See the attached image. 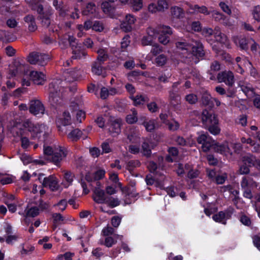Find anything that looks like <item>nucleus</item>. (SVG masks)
<instances>
[{"instance_id":"nucleus-1","label":"nucleus","mask_w":260,"mask_h":260,"mask_svg":"<svg viewBox=\"0 0 260 260\" xmlns=\"http://www.w3.org/2000/svg\"><path fill=\"white\" fill-rule=\"evenodd\" d=\"M22 126L30 133L32 139H39L42 136L45 140L49 132L48 127L45 124L34 123L29 119H26L23 122Z\"/></svg>"},{"instance_id":"nucleus-2","label":"nucleus","mask_w":260,"mask_h":260,"mask_svg":"<svg viewBox=\"0 0 260 260\" xmlns=\"http://www.w3.org/2000/svg\"><path fill=\"white\" fill-rule=\"evenodd\" d=\"M202 120L204 125L208 127L209 131L213 135H218L220 129L218 126V120L214 114L210 113L207 110H203L202 113Z\"/></svg>"},{"instance_id":"nucleus-3","label":"nucleus","mask_w":260,"mask_h":260,"mask_svg":"<svg viewBox=\"0 0 260 260\" xmlns=\"http://www.w3.org/2000/svg\"><path fill=\"white\" fill-rule=\"evenodd\" d=\"M254 173L250 175L244 176L242 178L240 182L241 186L243 190V196L247 199H251L253 197L252 190L257 187L258 183L253 180L252 176H255Z\"/></svg>"},{"instance_id":"nucleus-4","label":"nucleus","mask_w":260,"mask_h":260,"mask_svg":"<svg viewBox=\"0 0 260 260\" xmlns=\"http://www.w3.org/2000/svg\"><path fill=\"white\" fill-rule=\"evenodd\" d=\"M50 56L49 54L32 52L27 56V61L31 64H38L41 66H45L50 60Z\"/></svg>"},{"instance_id":"nucleus-5","label":"nucleus","mask_w":260,"mask_h":260,"mask_svg":"<svg viewBox=\"0 0 260 260\" xmlns=\"http://www.w3.org/2000/svg\"><path fill=\"white\" fill-rule=\"evenodd\" d=\"M32 10L36 11L39 14L38 19L41 20L43 26L48 27L50 24V19L49 15L44 11L43 5L40 3H37L34 6Z\"/></svg>"},{"instance_id":"nucleus-6","label":"nucleus","mask_w":260,"mask_h":260,"mask_svg":"<svg viewBox=\"0 0 260 260\" xmlns=\"http://www.w3.org/2000/svg\"><path fill=\"white\" fill-rule=\"evenodd\" d=\"M59 86L56 82H51L49 86V101L52 106L57 105L60 100Z\"/></svg>"},{"instance_id":"nucleus-7","label":"nucleus","mask_w":260,"mask_h":260,"mask_svg":"<svg viewBox=\"0 0 260 260\" xmlns=\"http://www.w3.org/2000/svg\"><path fill=\"white\" fill-rule=\"evenodd\" d=\"M217 79L218 82H224L230 87H232L235 83L234 74L230 71H224L219 72L217 76Z\"/></svg>"},{"instance_id":"nucleus-8","label":"nucleus","mask_w":260,"mask_h":260,"mask_svg":"<svg viewBox=\"0 0 260 260\" xmlns=\"http://www.w3.org/2000/svg\"><path fill=\"white\" fill-rule=\"evenodd\" d=\"M190 49L191 52L188 54L189 55H193L197 58L203 57L205 55L203 45L199 40L192 39Z\"/></svg>"},{"instance_id":"nucleus-9","label":"nucleus","mask_w":260,"mask_h":260,"mask_svg":"<svg viewBox=\"0 0 260 260\" xmlns=\"http://www.w3.org/2000/svg\"><path fill=\"white\" fill-rule=\"evenodd\" d=\"M67 156V153L64 147L60 146L54 147V151L51 156V161L56 166H59L63 158Z\"/></svg>"},{"instance_id":"nucleus-10","label":"nucleus","mask_w":260,"mask_h":260,"mask_svg":"<svg viewBox=\"0 0 260 260\" xmlns=\"http://www.w3.org/2000/svg\"><path fill=\"white\" fill-rule=\"evenodd\" d=\"M197 141L202 144L201 148L204 152L209 151L214 144V141L207 134L200 135L197 139Z\"/></svg>"},{"instance_id":"nucleus-11","label":"nucleus","mask_w":260,"mask_h":260,"mask_svg":"<svg viewBox=\"0 0 260 260\" xmlns=\"http://www.w3.org/2000/svg\"><path fill=\"white\" fill-rule=\"evenodd\" d=\"M29 111L32 114L40 116L44 114L45 108L40 101L32 100L30 103Z\"/></svg>"},{"instance_id":"nucleus-12","label":"nucleus","mask_w":260,"mask_h":260,"mask_svg":"<svg viewBox=\"0 0 260 260\" xmlns=\"http://www.w3.org/2000/svg\"><path fill=\"white\" fill-rule=\"evenodd\" d=\"M42 184L44 187H49L53 191L61 190L57 178L52 175L44 178Z\"/></svg>"},{"instance_id":"nucleus-13","label":"nucleus","mask_w":260,"mask_h":260,"mask_svg":"<svg viewBox=\"0 0 260 260\" xmlns=\"http://www.w3.org/2000/svg\"><path fill=\"white\" fill-rule=\"evenodd\" d=\"M82 73L83 71L80 69H69L64 72L63 76L67 82H72L80 78Z\"/></svg>"},{"instance_id":"nucleus-14","label":"nucleus","mask_w":260,"mask_h":260,"mask_svg":"<svg viewBox=\"0 0 260 260\" xmlns=\"http://www.w3.org/2000/svg\"><path fill=\"white\" fill-rule=\"evenodd\" d=\"M56 124L59 131H63L66 126L71 123V117L69 112H64L62 116L57 118Z\"/></svg>"},{"instance_id":"nucleus-15","label":"nucleus","mask_w":260,"mask_h":260,"mask_svg":"<svg viewBox=\"0 0 260 260\" xmlns=\"http://www.w3.org/2000/svg\"><path fill=\"white\" fill-rule=\"evenodd\" d=\"M192 35L191 37L186 38H179L176 42V48L182 51L187 52L190 49V46L192 43Z\"/></svg>"},{"instance_id":"nucleus-16","label":"nucleus","mask_w":260,"mask_h":260,"mask_svg":"<svg viewBox=\"0 0 260 260\" xmlns=\"http://www.w3.org/2000/svg\"><path fill=\"white\" fill-rule=\"evenodd\" d=\"M159 31L161 34L158 37V41L160 43L166 45L169 42L168 35L172 34V28L169 26L162 25L160 26Z\"/></svg>"},{"instance_id":"nucleus-17","label":"nucleus","mask_w":260,"mask_h":260,"mask_svg":"<svg viewBox=\"0 0 260 260\" xmlns=\"http://www.w3.org/2000/svg\"><path fill=\"white\" fill-rule=\"evenodd\" d=\"M164 167V158L161 156L158 157V164L151 161L148 165V168L151 173L159 175H161V173L159 172V171L163 170Z\"/></svg>"},{"instance_id":"nucleus-18","label":"nucleus","mask_w":260,"mask_h":260,"mask_svg":"<svg viewBox=\"0 0 260 260\" xmlns=\"http://www.w3.org/2000/svg\"><path fill=\"white\" fill-rule=\"evenodd\" d=\"M121 124V120L120 119H114L110 121L108 129L112 136H117L120 133Z\"/></svg>"},{"instance_id":"nucleus-19","label":"nucleus","mask_w":260,"mask_h":260,"mask_svg":"<svg viewBox=\"0 0 260 260\" xmlns=\"http://www.w3.org/2000/svg\"><path fill=\"white\" fill-rule=\"evenodd\" d=\"M232 41L236 46L239 47L241 49L246 50L248 48V44L249 39H247L243 36H236L232 37Z\"/></svg>"},{"instance_id":"nucleus-20","label":"nucleus","mask_w":260,"mask_h":260,"mask_svg":"<svg viewBox=\"0 0 260 260\" xmlns=\"http://www.w3.org/2000/svg\"><path fill=\"white\" fill-rule=\"evenodd\" d=\"M29 76L35 84L43 85L45 82V75L42 72L32 71L29 73Z\"/></svg>"},{"instance_id":"nucleus-21","label":"nucleus","mask_w":260,"mask_h":260,"mask_svg":"<svg viewBox=\"0 0 260 260\" xmlns=\"http://www.w3.org/2000/svg\"><path fill=\"white\" fill-rule=\"evenodd\" d=\"M214 36L216 40L219 43L229 45V40L227 36L221 31L219 27L216 26L214 29Z\"/></svg>"},{"instance_id":"nucleus-22","label":"nucleus","mask_w":260,"mask_h":260,"mask_svg":"<svg viewBox=\"0 0 260 260\" xmlns=\"http://www.w3.org/2000/svg\"><path fill=\"white\" fill-rule=\"evenodd\" d=\"M108 196H106L104 191L99 187H96L94 190L93 195V200L98 204L105 203Z\"/></svg>"},{"instance_id":"nucleus-23","label":"nucleus","mask_w":260,"mask_h":260,"mask_svg":"<svg viewBox=\"0 0 260 260\" xmlns=\"http://www.w3.org/2000/svg\"><path fill=\"white\" fill-rule=\"evenodd\" d=\"M72 58L75 59L85 58L87 55V52L81 46V44L72 49Z\"/></svg>"},{"instance_id":"nucleus-24","label":"nucleus","mask_w":260,"mask_h":260,"mask_svg":"<svg viewBox=\"0 0 260 260\" xmlns=\"http://www.w3.org/2000/svg\"><path fill=\"white\" fill-rule=\"evenodd\" d=\"M232 212L226 211H220L218 213L214 214L212 216L213 219L218 222L222 223V224H226V219L230 218L231 216Z\"/></svg>"},{"instance_id":"nucleus-25","label":"nucleus","mask_w":260,"mask_h":260,"mask_svg":"<svg viewBox=\"0 0 260 260\" xmlns=\"http://www.w3.org/2000/svg\"><path fill=\"white\" fill-rule=\"evenodd\" d=\"M103 63L99 61H95L92 63L91 71L95 75L105 77L106 76L105 69L102 66Z\"/></svg>"},{"instance_id":"nucleus-26","label":"nucleus","mask_w":260,"mask_h":260,"mask_svg":"<svg viewBox=\"0 0 260 260\" xmlns=\"http://www.w3.org/2000/svg\"><path fill=\"white\" fill-rule=\"evenodd\" d=\"M122 191L125 194L124 202L126 204H129L132 202L129 200V198H136L138 196V193L136 192V188L126 187L122 189Z\"/></svg>"},{"instance_id":"nucleus-27","label":"nucleus","mask_w":260,"mask_h":260,"mask_svg":"<svg viewBox=\"0 0 260 260\" xmlns=\"http://www.w3.org/2000/svg\"><path fill=\"white\" fill-rule=\"evenodd\" d=\"M113 236V237L107 236L104 241H100V244L104 245L107 247H111L113 245L116 244L117 239H121L122 238V236L117 234H115Z\"/></svg>"},{"instance_id":"nucleus-28","label":"nucleus","mask_w":260,"mask_h":260,"mask_svg":"<svg viewBox=\"0 0 260 260\" xmlns=\"http://www.w3.org/2000/svg\"><path fill=\"white\" fill-rule=\"evenodd\" d=\"M82 14L86 16L95 17L96 15V7L93 3H89L82 11Z\"/></svg>"},{"instance_id":"nucleus-29","label":"nucleus","mask_w":260,"mask_h":260,"mask_svg":"<svg viewBox=\"0 0 260 260\" xmlns=\"http://www.w3.org/2000/svg\"><path fill=\"white\" fill-rule=\"evenodd\" d=\"M152 143L148 139H144L142 144V152L144 155L149 157L151 154Z\"/></svg>"},{"instance_id":"nucleus-30","label":"nucleus","mask_w":260,"mask_h":260,"mask_svg":"<svg viewBox=\"0 0 260 260\" xmlns=\"http://www.w3.org/2000/svg\"><path fill=\"white\" fill-rule=\"evenodd\" d=\"M24 21L28 25V30L30 31H35L37 29L35 19L34 16L28 15L24 18Z\"/></svg>"},{"instance_id":"nucleus-31","label":"nucleus","mask_w":260,"mask_h":260,"mask_svg":"<svg viewBox=\"0 0 260 260\" xmlns=\"http://www.w3.org/2000/svg\"><path fill=\"white\" fill-rule=\"evenodd\" d=\"M239 85L242 91L247 96H252L255 94L254 89L250 83H245L241 84V83H240Z\"/></svg>"},{"instance_id":"nucleus-32","label":"nucleus","mask_w":260,"mask_h":260,"mask_svg":"<svg viewBox=\"0 0 260 260\" xmlns=\"http://www.w3.org/2000/svg\"><path fill=\"white\" fill-rule=\"evenodd\" d=\"M202 103L206 106L212 107L213 106L211 95L207 91H203L201 97Z\"/></svg>"},{"instance_id":"nucleus-33","label":"nucleus","mask_w":260,"mask_h":260,"mask_svg":"<svg viewBox=\"0 0 260 260\" xmlns=\"http://www.w3.org/2000/svg\"><path fill=\"white\" fill-rule=\"evenodd\" d=\"M258 160L254 156L250 154L245 155L242 158V162H244L250 167L253 166H257Z\"/></svg>"},{"instance_id":"nucleus-34","label":"nucleus","mask_w":260,"mask_h":260,"mask_svg":"<svg viewBox=\"0 0 260 260\" xmlns=\"http://www.w3.org/2000/svg\"><path fill=\"white\" fill-rule=\"evenodd\" d=\"M190 169V165L186 164L183 165L182 164H178L176 166V172L179 176H183L184 174Z\"/></svg>"},{"instance_id":"nucleus-35","label":"nucleus","mask_w":260,"mask_h":260,"mask_svg":"<svg viewBox=\"0 0 260 260\" xmlns=\"http://www.w3.org/2000/svg\"><path fill=\"white\" fill-rule=\"evenodd\" d=\"M171 13L175 18H181L184 17V10L180 7L174 6L171 8Z\"/></svg>"},{"instance_id":"nucleus-36","label":"nucleus","mask_w":260,"mask_h":260,"mask_svg":"<svg viewBox=\"0 0 260 260\" xmlns=\"http://www.w3.org/2000/svg\"><path fill=\"white\" fill-rule=\"evenodd\" d=\"M220 70V63L214 60L212 62L210 65V70L208 71V73L211 75L210 79L214 80L215 79V77L213 75L214 72H216Z\"/></svg>"},{"instance_id":"nucleus-37","label":"nucleus","mask_w":260,"mask_h":260,"mask_svg":"<svg viewBox=\"0 0 260 260\" xmlns=\"http://www.w3.org/2000/svg\"><path fill=\"white\" fill-rule=\"evenodd\" d=\"M134 101L135 106L143 105L145 102L148 101V98L144 95H137L136 96L131 98Z\"/></svg>"},{"instance_id":"nucleus-38","label":"nucleus","mask_w":260,"mask_h":260,"mask_svg":"<svg viewBox=\"0 0 260 260\" xmlns=\"http://www.w3.org/2000/svg\"><path fill=\"white\" fill-rule=\"evenodd\" d=\"M82 134V133L80 129L76 128L68 134V138L73 141H76L80 139Z\"/></svg>"},{"instance_id":"nucleus-39","label":"nucleus","mask_w":260,"mask_h":260,"mask_svg":"<svg viewBox=\"0 0 260 260\" xmlns=\"http://www.w3.org/2000/svg\"><path fill=\"white\" fill-rule=\"evenodd\" d=\"M213 146L215 151L221 154H225L226 152H229V148L226 145L215 144L214 143L212 146Z\"/></svg>"},{"instance_id":"nucleus-40","label":"nucleus","mask_w":260,"mask_h":260,"mask_svg":"<svg viewBox=\"0 0 260 260\" xmlns=\"http://www.w3.org/2000/svg\"><path fill=\"white\" fill-rule=\"evenodd\" d=\"M105 203L107 204L110 207L114 208L120 204V201L118 198L108 196Z\"/></svg>"},{"instance_id":"nucleus-41","label":"nucleus","mask_w":260,"mask_h":260,"mask_svg":"<svg viewBox=\"0 0 260 260\" xmlns=\"http://www.w3.org/2000/svg\"><path fill=\"white\" fill-rule=\"evenodd\" d=\"M14 65L16 67V69L10 70L11 77H14L16 76L19 72H21L23 69H24V65L20 63L19 61H15Z\"/></svg>"},{"instance_id":"nucleus-42","label":"nucleus","mask_w":260,"mask_h":260,"mask_svg":"<svg viewBox=\"0 0 260 260\" xmlns=\"http://www.w3.org/2000/svg\"><path fill=\"white\" fill-rule=\"evenodd\" d=\"M129 4L134 11H139L143 7L142 0H131Z\"/></svg>"},{"instance_id":"nucleus-43","label":"nucleus","mask_w":260,"mask_h":260,"mask_svg":"<svg viewBox=\"0 0 260 260\" xmlns=\"http://www.w3.org/2000/svg\"><path fill=\"white\" fill-rule=\"evenodd\" d=\"M132 114H128L126 117V121L128 123L133 124L136 122L138 120L137 112L135 109L131 110Z\"/></svg>"},{"instance_id":"nucleus-44","label":"nucleus","mask_w":260,"mask_h":260,"mask_svg":"<svg viewBox=\"0 0 260 260\" xmlns=\"http://www.w3.org/2000/svg\"><path fill=\"white\" fill-rule=\"evenodd\" d=\"M97 53L98 56L96 61H99L100 62L104 63L108 58V55L107 53L103 49H99Z\"/></svg>"},{"instance_id":"nucleus-45","label":"nucleus","mask_w":260,"mask_h":260,"mask_svg":"<svg viewBox=\"0 0 260 260\" xmlns=\"http://www.w3.org/2000/svg\"><path fill=\"white\" fill-rule=\"evenodd\" d=\"M140 165L141 163L138 160H131L126 163V168L131 172L135 168L140 167Z\"/></svg>"},{"instance_id":"nucleus-46","label":"nucleus","mask_w":260,"mask_h":260,"mask_svg":"<svg viewBox=\"0 0 260 260\" xmlns=\"http://www.w3.org/2000/svg\"><path fill=\"white\" fill-rule=\"evenodd\" d=\"M143 124L148 132H152L155 128V121L154 120L145 121Z\"/></svg>"},{"instance_id":"nucleus-47","label":"nucleus","mask_w":260,"mask_h":260,"mask_svg":"<svg viewBox=\"0 0 260 260\" xmlns=\"http://www.w3.org/2000/svg\"><path fill=\"white\" fill-rule=\"evenodd\" d=\"M178 92V90H171L169 91V99L172 102L174 101L176 104H177L179 101L180 97Z\"/></svg>"},{"instance_id":"nucleus-48","label":"nucleus","mask_w":260,"mask_h":260,"mask_svg":"<svg viewBox=\"0 0 260 260\" xmlns=\"http://www.w3.org/2000/svg\"><path fill=\"white\" fill-rule=\"evenodd\" d=\"M157 10L159 12H163L169 7L168 4L166 0H158L157 4Z\"/></svg>"},{"instance_id":"nucleus-49","label":"nucleus","mask_w":260,"mask_h":260,"mask_svg":"<svg viewBox=\"0 0 260 260\" xmlns=\"http://www.w3.org/2000/svg\"><path fill=\"white\" fill-rule=\"evenodd\" d=\"M129 38V36L126 35L122 39V41L121 42V53L124 52L125 49L129 45L130 43Z\"/></svg>"},{"instance_id":"nucleus-50","label":"nucleus","mask_w":260,"mask_h":260,"mask_svg":"<svg viewBox=\"0 0 260 260\" xmlns=\"http://www.w3.org/2000/svg\"><path fill=\"white\" fill-rule=\"evenodd\" d=\"M146 31L147 35L152 39L154 41L156 39L158 34V31L157 30L150 27L147 29Z\"/></svg>"},{"instance_id":"nucleus-51","label":"nucleus","mask_w":260,"mask_h":260,"mask_svg":"<svg viewBox=\"0 0 260 260\" xmlns=\"http://www.w3.org/2000/svg\"><path fill=\"white\" fill-rule=\"evenodd\" d=\"M39 210L38 207H31L30 209H29L26 211V216L29 217H35L37 216L39 214Z\"/></svg>"},{"instance_id":"nucleus-52","label":"nucleus","mask_w":260,"mask_h":260,"mask_svg":"<svg viewBox=\"0 0 260 260\" xmlns=\"http://www.w3.org/2000/svg\"><path fill=\"white\" fill-rule=\"evenodd\" d=\"M212 17L215 21L220 22L224 18V15L218 11H213L212 13Z\"/></svg>"},{"instance_id":"nucleus-53","label":"nucleus","mask_w":260,"mask_h":260,"mask_svg":"<svg viewBox=\"0 0 260 260\" xmlns=\"http://www.w3.org/2000/svg\"><path fill=\"white\" fill-rule=\"evenodd\" d=\"M104 26L103 23L100 21H95L94 22L92 25V29L99 32H101L103 30Z\"/></svg>"},{"instance_id":"nucleus-54","label":"nucleus","mask_w":260,"mask_h":260,"mask_svg":"<svg viewBox=\"0 0 260 260\" xmlns=\"http://www.w3.org/2000/svg\"><path fill=\"white\" fill-rule=\"evenodd\" d=\"M249 167H250L247 164L242 162V164L240 166L239 170V173L241 175L249 174L250 172Z\"/></svg>"},{"instance_id":"nucleus-55","label":"nucleus","mask_w":260,"mask_h":260,"mask_svg":"<svg viewBox=\"0 0 260 260\" xmlns=\"http://www.w3.org/2000/svg\"><path fill=\"white\" fill-rule=\"evenodd\" d=\"M196 14L201 13L205 15H208L211 13L208 10V8L205 6H200L199 5H197V7H196Z\"/></svg>"},{"instance_id":"nucleus-56","label":"nucleus","mask_w":260,"mask_h":260,"mask_svg":"<svg viewBox=\"0 0 260 260\" xmlns=\"http://www.w3.org/2000/svg\"><path fill=\"white\" fill-rule=\"evenodd\" d=\"M185 100L190 104H194L198 101L197 96L193 93L185 96Z\"/></svg>"},{"instance_id":"nucleus-57","label":"nucleus","mask_w":260,"mask_h":260,"mask_svg":"<svg viewBox=\"0 0 260 260\" xmlns=\"http://www.w3.org/2000/svg\"><path fill=\"white\" fill-rule=\"evenodd\" d=\"M54 224H60L64 220V217L60 213H54L52 214Z\"/></svg>"},{"instance_id":"nucleus-58","label":"nucleus","mask_w":260,"mask_h":260,"mask_svg":"<svg viewBox=\"0 0 260 260\" xmlns=\"http://www.w3.org/2000/svg\"><path fill=\"white\" fill-rule=\"evenodd\" d=\"M252 15L255 20L260 21V6L257 5L254 7Z\"/></svg>"},{"instance_id":"nucleus-59","label":"nucleus","mask_w":260,"mask_h":260,"mask_svg":"<svg viewBox=\"0 0 260 260\" xmlns=\"http://www.w3.org/2000/svg\"><path fill=\"white\" fill-rule=\"evenodd\" d=\"M168 126V128L170 131H175L177 130L179 127V124L176 121H168L166 124Z\"/></svg>"},{"instance_id":"nucleus-60","label":"nucleus","mask_w":260,"mask_h":260,"mask_svg":"<svg viewBox=\"0 0 260 260\" xmlns=\"http://www.w3.org/2000/svg\"><path fill=\"white\" fill-rule=\"evenodd\" d=\"M154 40L148 36H144L141 40V43L143 46L152 45Z\"/></svg>"},{"instance_id":"nucleus-61","label":"nucleus","mask_w":260,"mask_h":260,"mask_svg":"<svg viewBox=\"0 0 260 260\" xmlns=\"http://www.w3.org/2000/svg\"><path fill=\"white\" fill-rule=\"evenodd\" d=\"M21 146L23 149H27L30 144V142L28 138L24 136H21Z\"/></svg>"},{"instance_id":"nucleus-62","label":"nucleus","mask_w":260,"mask_h":260,"mask_svg":"<svg viewBox=\"0 0 260 260\" xmlns=\"http://www.w3.org/2000/svg\"><path fill=\"white\" fill-rule=\"evenodd\" d=\"M156 62L159 66L164 65L167 61V57L164 54H160L156 58Z\"/></svg>"},{"instance_id":"nucleus-63","label":"nucleus","mask_w":260,"mask_h":260,"mask_svg":"<svg viewBox=\"0 0 260 260\" xmlns=\"http://www.w3.org/2000/svg\"><path fill=\"white\" fill-rule=\"evenodd\" d=\"M187 177L190 179H193L197 178L199 174V172L197 170H193L192 169V167L190 165V169L187 171Z\"/></svg>"},{"instance_id":"nucleus-64","label":"nucleus","mask_w":260,"mask_h":260,"mask_svg":"<svg viewBox=\"0 0 260 260\" xmlns=\"http://www.w3.org/2000/svg\"><path fill=\"white\" fill-rule=\"evenodd\" d=\"M219 6L221 9L226 14L230 15L232 14V11L229 6L224 2H221L219 4Z\"/></svg>"}]
</instances>
